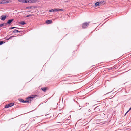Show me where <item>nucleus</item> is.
<instances>
[{
	"label": "nucleus",
	"mask_w": 131,
	"mask_h": 131,
	"mask_svg": "<svg viewBox=\"0 0 131 131\" xmlns=\"http://www.w3.org/2000/svg\"><path fill=\"white\" fill-rule=\"evenodd\" d=\"M36 95H32L28 97L27 98L26 100H27L28 103L30 102L31 101L33 100L34 98L37 96Z\"/></svg>",
	"instance_id": "obj_1"
},
{
	"label": "nucleus",
	"mask_w": 131,
	"mask_h": 131,
	"mask_svg": "<svg viewBox=\"0 0 131 131\" xmlns=\"http://www.w3.org/2000/svg\"><path fill=\"white\" fill-rule=\"evenodd\" d=\"M99 2V3L100 5H101L104 4V1H100Z\"/></svg>",
	"instance_id": "obj_7"
},
{
	"label": "nucleus",
	"mask_w": 131,
	"mask_h": 131,
	"mask_svg": "<svg viewBox=\"0 0 131 131\" xmlns=\"http://www.w3.org/2000/svg\"><path fill=\"white\" fill-rule=\"evenodd\" d=\"M131 110V107L129 109V110L128 111V112H129Z\"/></svg>",
	"instance_id": "obj_26"
},
{
	"label": "nucleus",
	"mask_w": 131,
	"mask_h": 131,
	"mask_svg": "<svg viewBox=\"0 0 131 131\" xmlns=\"http://www.w3.org/2000/svg\"><path fill=\"white\" fill-rule=\"evenodd\" d=\"M16 27H11L10 28V29H13L14 28H16Z\"/></svg>",
	"instance_id": "obj_22"
},
{
	"label": "nucleus",
	"mask_w": 131,
	"mask_h": 131,
	"mask_svg": "<svg viewBox=\"0 0 131 131\" xmlns=\"http://www.w3.org/2000/svg\"><path fill=\"white\" fill-rule=\"evenodd\" d=\"M85 97H84V98H82V99H84V98Z\"/></svg>",
	"instance_id": "obj_32"
},
{
	"label": "nucleus",
	"mask_w": 131,
	"mask_h": 131,
	"mask_svg": "<svg viewBox=\"0 0 131 131\" xmlns=\"http://www.w3.org/2000/svg\"><path fill=\"white\" fill-rule=\"evenodd\" d=\"M85 97H84V98H82V99H84V98Z\"/></svg>",
	"instance_id": "obj_35"
},
{
	"label": "nucleus",
	"mask_w": 131,
	"mask_h": 131,
	"mask_svg": "<svg viewBox=\"0 0 131 131\" xmlns=\"http://www.w3.org/2000/svg\"><path fill=\"white\" fill-rule=\"evenodd\" d=\"M20 32V31H19L17 30H15L13 31V33H18V32Z\"/></svg>",
	"instance_id": "obj_13"
},
{
	"label": "nucleus",
	"mask_w": 131,
	"mask_h": 131,
	"mask_svg": "<svg viewBox=\"0 0 131 131\" xmlns=\"http://www.w3.org/2000/svg\"><path fill=\"white\" fill-rule=\"evenodd\" d=\"M111 68H112V69H113L114 68H115V67H112Z\"/></svg>",
	"instance_id": "obj_29"
},
{
	"label": "nucleus",
	"mask_w": 131,
	"mask_h": 131,
	"mask_svg": "<svg viewBox=\"0 0 131 131\" xmlns=\"http://www.w3.org/2000/svg\"><path fill=\"white\" fill-rule=\"evenodd\" d=\"M111 68H112V69H113L114 68H115V67H112Z\"/></svg>",
	"instance_id": "obj_30"
},
{
	"label": "nucleus",
	"mask_w": 131,
	"mask_h": 131,
	"mask_svg": "<svg viewBox=\"0 0 131 131\" xmlns=\"http://www.w3.org/2000/svg\"><path fill=\"white\" fill-rule=\"evenodd\" d=\"M128 111L126 112V113H125V115H124V116H125V115H126V114H127L128 113Z\"/></svg>",
	"instance_id": "obj_25"
},
{
	"label": "nucleus",
	"mask_w": 131,
	"mask_h": 131,
	"mask_svg": "<svg viewBox=\"0 0 131 131\" xmlns=\"http://www.w3.org/2000/svg\"><path fill=\"white\" fill-rule=\"evenodd\" d=\"M90 22H85L82 24V28L85 29L89 25Z\"/></svg>",
	"instance_id": "obj_2"
},
{
	"label": "nucleus",
	"mask_w": 131,
	"mask_h": 131,
	"mask_svg": "<svg viewBox=\"0 0 131 131\" xmlns=\"http://www.w3.org/2000/svg\"><path fill=\"white\" fill-rule=\"evenodd\" d=\"M85 97H84V98H82V99H84V98Z\"/></svg>",
	"instance_id": "obj_34"
},
{
	"label": "nucleus",
	"mask_w": 131,
	"mask_h": 131,
	"mask_svg": "<svg viewBox=\"0 0 131 131\" xmlns=\"http://www.w3.org/2000/svg\"><path fill=\"white\" fill-rule=\"evenodd\" d=\"M27 1V0H24V3H26Z\"/></svg>",
	"instance_id": "obj_24"
},
{
	"label": "nucleus",
	"mask_w": 131,
	"mask_h": 131,
	"mask_svg": "<svg viewBox=\"0 0 131 131\" xmlns=\"http://www.w3.org/2000/svg\"><path fill=\"white\" fill-rule=\"evenodd\" d=\"M64 10L62 9H57V11H63Z\"/></svg>",
	"instance_id": "obj_16"
},
{
	"label": "nucleus",
	"mask_w": 131,
	"mask_h": 131,
	"mask_svg": "<svg viewBox=\"0 0 131 131\" xmlns=\"http://www.w3.org/2000/svg\"><path fill=\"white\" fill-rule=\"evenodd\" d=\"M28 103V101L27 100L26 101H24L23 103Z\"/></svg>",
	"instance_id": "obj_21"
},
{
	"label": "nucleus",
	"mask_w": 131,
	"mask_h": 131,
	"mask_svg": "<svg viewBox=\"0 0 131 131\" xmlns=\"http://www.w3.org/2000/svg\"><path fill=\"white\" fill-rule=\"evenodd\" d=\"M14 20L13 19H12L8 20L7 21V23L8 24H10V23Z\"/></svg>",
	"instance_id": "obj_10"
},
{
	"label": "nucleus",
	"mask_w": 131,
	"mask_h": 131,
	"mask_svg": "<svg viewBox=\"0 0 131 131\" xmlns=\"http://www.w3.org/2000/svg\"><path fill=\"white\" fill-rule=\"evenodd\" d=\"M30 3H36L37 2L36 0H29Z\"/></svg>",
	"instance_id": "obj_11"
},
{
	"label": "nucleus",
	"mask_w": 131,
	"mask_h": 131,
	"mask_svg": "<svg viewBox=\"0 0 131 131\" xmlns=\"http://www.w3.org/2000/svg\"><path fill=\"white\" fill-rule=\"evenodd\" d=\"M49 11L50 12H57V9H53L51 10H50Z\"/></svg>",
	"instance_id": "obj_8"
},
{
	"label": "nucleus",
	"mask_w": 131,
	"mask_h": 131,
	"mask_svg": "<svg viewBox=\"0 0 131 131\" xmlns=\"http://www.w3.org/2000/svg\"><path fill=\"white\" fill-rule=\"evenodd\" d=\"M0 4H6L8 3H9V2L7 0H2L0 1Z\"/></svg>",
	"instance_id": "obj_4"
},
{
	"label": "nucleus",
	"mask_w": 131,
	"mask_h": 131,
	"mask_svg": "<svg viewBox=\"0 0 131 131\" xmlns=\"http://www.w3.org/2000/svg\"><path fill=\"white\" fill-rule=\"evenodd\" d=\"M100 6L99 3V2H97L95 3V6L96 7L97 6Z\"/></svg>",
	"instance_id": "obj_12"
},
{
	"label": "nucleus",
	"mask_w": 131,
	"mask_h": 131,
	"mask_svg": "<svg viewBox=\"0 0 131 131\" xmlns=\"http://www.w3.org/2000/svg\"><path fill=\"white\" fill-rule=\"evenodd\" d=\"M14 37V36H11V37L9 38V39H10V38H11L12 37Z\"/></svg>",
	"instance_id": "obj_27"
},
{
	"label": "nucleus",
	"mask_w": 131,
	"mask_h": 131,
	"mask_svg": "<svg viewBox=\"0 0 131 131\" xmlns=\"http://www.w3.org/2000/svg\"><path fill=\"white\" fill-rule=\"evenodd\" d=\"M20 24H22L23 25H24L25 23L24 21H22L20 23Z\"/></svg>",
	"instance_id": "obj_15"
},
{
	"label": "nucleus",
	"mask_w": 131,
	"mask_h": 131,
	"mask_svg": "<svg viewBox=\"0 0 131 131\" xmlns=\"http://www.w3.org/2000/svg\"><path fill=\"white\" fill-rule=\"evenodd\" d=\"M6 17V16L2 15L1 16L0 19L4 21Z\"/></svg>",
	"instance_id": "obj_5"
},
{
	"label": "nucleus",
	"mask_w": 131,
	"mask_h": 131,
	"mask_svg": "<svg viewBox=\"0 0 131 131\" xmlns=\"http://www.w3.org/2000/svg\"><path fill=\"white\" fill-rule=\"evenodd\" d=\"M20 102H21L23 103L24 100H23L22 99H20Z\"/></svg>",
	"instance_id": "obj_20"
},
{
	"label": "nucleus",
	"mask_w": 131,
	"mask_h": 131,
	"mask_svg": "<svg viewBox=\"0 0 131 131\" xmlns=\"http://www.w3.org/2000/svg\"><path fill=\"white\" fill-rule=\"evenodd\" d=\"M108 69L109 70L112 69V68H108Z\"/></svg>",
	"instance_id": "obj_28"
},
{
	"label": "nucleus",
	"mask_w": 131,
	"mask_h": 131,
	"mask_svg": "<svg viewBox=\"0 0 131 131\" xmlns=\"http://www.w3.org/2000/svg\"><path fill=\"white\" fill-rule=\"evenodd\" d=\"M45 22L46 24H49L52 23V21L51 20H46Z\"/></svg>",
	"instance_id": "obj_6"
},
{
	"label": "nucleus",
	"mask_w": 131,
	"mask_h": 131,
	"mask_svg": "<svg viewBox=\"0 0 131 131\" xmlns=\"http://www.w3.org/2000/svg\"><path fill=\"white\" fill-rule=\"evenodd\" d=\"M29 1V0H27L26 3H30V2Z\"/></svg>",
	"instance_id": "obj_23"
},
{
	"label": "nucleus",
	"mask_w": 131,
	"mask_h": 131,
	"mask_svg": "<svg viewBox=\"0 0 131 131\" xmlns=\"http://www.w3.org/2000/svg\"><path fill=\"white\" fill-rule=\"evenodd\" d=\"M38 131H43V130H39Z\"/></svg>",
	"instance_id": "obj_31"
},
{
	"label": "nucleus",
	"mask_w": 131,
	"mask_h": 131,
	"mask_svg": "<svg viewBox=\"0 0 131 131\" xmlns=\"http://www.w3.org/2000/svg\"><path fill=\"white\" fill-rule=\"evenodd\" d=\"M34 16V14H30V15H27V17H29L30 16Z\"/></svg>",
	"instance_id": "obj_17"
},
{
	"label": "nucleus",
	"mask_w": 131,
	"mask_h": 131,
	"mask_svg": "<svg viewBox=\"0 0 131 131\" xmlns=\"http://www.w3.org/2000/svg\"><path fill=\"white\" fill-rule=\"evenodd\" d=\"M5 25H7V24L5 23H4L3 24H0V27H2V26H4Z\"/></svg>",
	"instance_id": "obj_14"
},
{
	"label": "nucleus",
	"mask_w": 131,
	"mask_h": 131,
	"mask_svg": "<svg viewBox=\"0 0 131 131\" xmlns=\"http://www.w3.org/2000/svg\"><path fill=\"white\" fill-rule=\"evenodd\" d=\"M18 1L20 2L24 3V0H18Z\"/></svg>",
	"instance_id": "obj_18"
},
{
	"label": "nucleus",
	"mask_w": 131,
	"mask_h": 131,
	"mask_svg": "<svg viewBox=\"0 0 131 131\" xmlns=\"http://www.w3.org/2000/svg\"><path fill=\"white\" fill-rule=\"evenodd\" d=\"M48 89V88L47 87H43L41 88L42 90L45 92Z\"/></svg>",
	"instance_id": "obj_9"
},
{
	"label": "nucleus",
	"mask_w": 131,
	"mask_h": 131,
	"mask_svg": "<svg viewBox=\"0 0 131 131\" xmlns=\"http://www.w3.org/2000/svg\"><path fill=\"white\" fill-rule=\"evenodd\" d=\"M5 43V42L3 41H1L0 42V45L3 44V43Z\"/></svg>",
	"instance_id": "obj_19"
},
{
	"label": "nucleus",
	"mask_w": 131,
	"mask_h": 131,
	"mask_svg": "<svg viewBox=\"0 0 131 131\" xmlns=\"http://www.w3.org/2000/svg\"><path fill=\"white\" fill-rule=\"evenodd\" d=\"M85 97H84V98H82V99H84V98Z\"/></svg>",
	"instance_id": "obj_33"
},
{
	"label": "nucleus",
	"mask_w": 131,
	"mask_h": 131,
	"mask_svg": "<svg viewBox=\"0 0 131 131\" xmlns=\"http://www.w3.org/2000/svg\"><path fill=\"white\" fill-rule=\"evenodd\" d=\"M14 105V103H11L8 104L6 105H5V108H8L10 107L13 106Z\"/></svg>",
	"instance_id": "obj_3"
},
{
	"label": "nucleus",
	"mask_w": 131,
	"mask_h": 131,
	"mask_svg": "<svg viewBox=\"0 0 131 131\" xmlns=\"http://www.w3.org/2000/svg\"><path fill=\"white\" fill-rule=\"evenodd\" d=\"M57 123H60V122H57Z\"/></svg>",
	"instance_id": "obj_36"
}]
</instances>
